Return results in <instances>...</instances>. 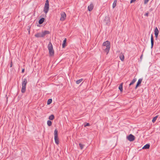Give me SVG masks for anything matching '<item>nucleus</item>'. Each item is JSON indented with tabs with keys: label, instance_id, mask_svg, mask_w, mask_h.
Wrapping results in <instances>:
<instances>
[{
	"label": "nucleus",
	"instance_id": "f257e3e1",
	"mask_svg": "<svg viewBox=\"0 0 160 160\" xmlns=\"http://www.w3.org/2000/svg\"><path fill=\"white\" fill-rule=\"evenodd\" d=\"M110 48V43L109 41H107L103 42L102 48L103 49L107 52V54L108 53L109 51Z\"/></svg>",
	"mask_w": 160,
	"mask_h": 160
},
{
	"label": "nucleus",
	"instance_id": "f03ea898",
	"mask_svg": "<svg viewBox=\"0 0 160 160\" xmlns=\"http://www.w3.org/2000/svg\"><path fill=\"white\" fill-rule=\"evenodd\" d=\"M27 83V79L26 78L22 79V88L21 91L22 93H24L26 91V85Z\"/></svg>",
	"mask_w": 160,
	"mask_h": 160
},
{
	"label": "nucleus",
	"instance_id": "7ed1b4c3",
	"mask_svg": "<svg viewBox=\"0 0 160 160\" xmlns=\"http://www.w3.org/2000/svg\"><path fill=\"white\" fill-rule=\"evenodd\" d=\"M50 56H52L54 54V51L53 46L51 42H49L48 46Z\"/></svg>",
	"mask_w": 160,
	"mask_h": 160
},
{
	"label": "nucleus",
	"instance_id": "20e7f679",
	"mask_svg": "<svg viewBox=\"0 0 160 160\" xmlns=\"http://www.w3.org/2000/svg\"><path fill=\"white\" fill-rule=\"evenodd\" d=\"M49 10V1L47 0L46 1L45 6L44 8L43 11L46 14Z\"/></svg>",
	"mask_w": 160,
	"mask_h": 160
},
{
	"label": "nucleus",
	"instance_id": "39448f33",
	"mask_svg": "<svg viewBox=\"0 0 160 160\" xmlns=\"http://www.w3.org/2000/svg\"><path fill=\"white\" fill-rule=\"evenodd\" d=\"M54 135L55 142L57 145H58L59 144V141L58 137V131L56 129H55L54 130Z\"/></svg>",
	"mask_w": 160,
	"mask_h": 160
},
{
	"label": "nucleus",
	"instance_id": "423d86ee",
	"mask_svg": "<svg viewBox=\"0 0 160 160\" xmlns=\"http://www.w3.org/2000/svg\"><path fill=\"white\" fill-rule=\"evenodd\" d=\"M61 17L60 18V20L61 21H64L66 19V13L64 12H62L61 13Z\"/></svg>",
	"mask_w": 160,
	"mask_h": 160
},
{
	"label": "nucleus",
	"instance_id": "0eeeda50",
	"mask_svg": "<svg viewBox=\"0 0 160 160\" xmlns=\"http://www.w3.org/2000/svg\"><path fill=\"white\" fill-rule=\"evenodd\" d=\"M127 139L130 141L132 142L135 140V137L132 134L127 137Z\"/></svg>",
	"mask_w": 160,
	"mask_h": 160
},
{
	"label": "nucleus",
	"instance_id": "6e6552de",
	"mask_svg": "<svg viewBox=\"0 0 160 160\" xmlns=\"http://www.w3.org/2000/svg\"><path fill=\"white\" fill-rule=\"evenodd\" d=\"M142 80V78H140L138 80V81L137 82V84L135 87V89H136L138 88V87L140 85Z\"/></svg>",
	"mask_w": 160,
	"mask_h": 160
},
{
	"label": "nucleus",
	"instance_id": "1a4fd4ad",
	"mask_svg": "<svg viewBox=\"0 0 160 160\" xmlns=\"http://www.w3.org/2000/svg\"><path fill=\"white\" fill-rule=\"evenodd\" d=\"M159 31L157 27H156L154 29V34L155 35V36L156 38H157L158 37V33H159Z\"/></svg>",
	"mask_w": 160,
	"mask_h": 160
},
{
	"label": "nucleus",
	"instance_id": "9d476101",
	"mask_svg": "<svg viewBox=\"0 0 160 160\" xmlns=\"http://www.w3.org/2000/svg\"><path fill=\"white\" fill-rule=\"evenodd\" d=\"M151 48H152L153 45H154V40L153 38V37L152 35V34L151 36Z\"/></svg>",
	"mask_w": 160,
	"mask_h": 160
},
{
	"label": "nucleus",
	"instance_id": "9b49d317",
	"mask_svg": "<svg viewBox=\"0 0 160 160\" xmlns=\"http://www.w3.org/2000/svg\"><path fill=\"white\" fill-rule=\"evenodd\" d=\"M35 36L37 38L43 37L42 32L38 33L35 35Z\"/></svg>",
	"mask_w": 160,
	"mask_h": 160
},
{
	"label": "nucleus",
	"instance_id": "f8f14e48",
	"mask_svg": "<svg viewBox=\"0 0 160 160\" xmlns=\"http://www.w3.org/2000/svg\"><path fill=\"white\" fill-rule=\"evenodd\" d=\"M93 5L92 4H90L88 7V9L89 11H91L92 10L93 8Z\"/></svg>",
	"mask_w": 160,
	"mask_h": 160
},
{
	"label": "nucleus",
	"instance_id": "ddd939ff",
	"mask_svg": "<svg viewBox=\"0 0 160 160\" xmlns=\"http://www.w3.org/2000/svg\"><path fill=\"white\" fill-rule=\"evenodd\" d=\"M66 41L67 39L66 38H65L63 41L62 44V47L63 48H64L66 46Z\"/></svg>",
	"mask_w": 160,
	"mask_h": 160
},
{
	"label": "nucleus",
	"instance_id": "4468645a",
	"mask_svg": "<svg viewBox=\"0 0 160 160\" xmlns=\"http://www.w3.org/2000/svg\"><path fill=\"white\" fill-rule=\"evenodd\" d=\"M119 58L121 60L123 61L124 60V55L122 53H121L119 55Z\"/></svg>",
	"mask_w": 160,
	"mask_h": 160
},
{
	"label": "nucleus",
	"instance_id": "2eb2a0df",
	"mask_svg": "<svg viewBox=\"0 0 160 160\" xmlns=\"http://www.w3.org/2000/svg\"><path fill=\"white\" fill-rule=\"evenodd\" d=\"M49 32L48 31H45L44 32H42L43 37L46 35L49 34Z\"/></svg>",
	"mask_w": 160,
	"mask_h": 160
},
{
	"label": "nucleus",
	"instance_id": "dca6fc26",
	"mask_svg": "<svg viewBox=\"0 0 160 160\" xmlns=\"http://www.w3.org/2000/svg\"><path fill=\"white\" fill-rule=\"evenodd\" d=\"M45 19L44 18H42L40 19L38 23L39 24H42L44 21Z\"/></svg>",
	"mask_w": 160,
	"mask_h": 160
},
{
	"label": "nucleus",
	"instance_id": "f3484780",
	"mask_svg": "<svg viewBox=\"0 0 160 160\" xmlns=\"http://www.w3.org/2000/svg\"><path fill=\"white\" fill-rule=\"evenodd\" d=\"M137 81V78H134L132 81L130 83L129 86H131L132 84H133L135 82Z\"/></svg>",
	"mask_w": 160,
	"mask_h": 160
},
{
	"label": "nucleus",
	"instance_id": "a211bd4d",
	"mask_svg": "<svg viewBox=\"0 0 160 160\" xmlns=\"http://www.w3.org/2000/svg\"><path fill=\"white\" fill-rule=\"evenodd\" d=\"M150 145L148 144H146L142 148L143 149H148L150 147Z\"/></svg>",
	"mask_w": 160,
	"mask_h": 160
},
{
	"label": "nucleus",
	"instance_id": "6ab92c4d",
	"mask_svg": "<svg viewBox=\"0 0 160 160\" xmlns=\"http://www.w3.org/2000/svg\"><path fill=\"white\" fill-rule=\"evenodd\" d=\"M122 85L123 83H122L120 84L119 86V89L121 92H122L123 90Z\"/></svg>",
	"mask_w": 160,
	"mask_h": 160
},
{
	"label": "nucleus",
	"instance_id": "aec40b11",
	"mask_svg": "<svg viewBox=\"0 0 160 160\" xmlns=\"http://www.w3.org/2000/svg\"><path fill=\"white\" fill-rule=\"evenodd\" d=\"M117 0H114L112 4V8H114L116 6Z\"/></svg>",
	"mask_w": 160,
	"mask_h": 160
},
{
	"label": "nucleus",
	"instance_id": "412c9836",
	"mask_svg": "<svg viewBox=\"0 0 160 160\" xmlns=\"http://www.w3.org/2000/svg\"><path fill=\"white\" fill-rule=\"evenodd\" d=\"M54 118V116L53 114H52L49 117V119L50 120H52Z\"/></svg>",
	"mask_w": 160,
	"mask_h": 160
},
{
	"label": "nucleus",
	"instance_id": "4be33fe9",
	"mask_svg": "<svg viewBox=\"0 0 160 160\" xmlns=\"http://www.w3.org/2000/svg\"><path fill=\"white\" fill-rule=\"evenodd\" d=\"M83 80V79L82 78L80 79L77 80L76 81V83L77 84H79Z\"/></svg>",
	"mask_w": 160,
	"mask_h": 160
},
{
	"label": "nucleus",
	"instance_id": "5701e85b",
	"mask_svg": "<svg viewBox=\"0 0 160 160\" xmlns=\"http://www.w3.org/2000/svg\"><path fill=\"white\" fill-rule=\"evenodd\" d=\"M158 115H157L153 118L152 121V122L154 123L155 122L157 118H158Z\"/></svg>",
	"mask_w": 160,
	"mask_h": 160
},
{
	"label": "nucleus",
	"instance_id": "b1692460",
	"mask_svg": "<svg viewBox=\"0 0 160 160\" xmlns=\"http://www.w3.org/2000/svg\"><path fill=\"white\" fill-rule=\"evenodd\" d=\"M47 124L49 126H50L52 125V122L50 120H48L47 121Z\"/></svg>",
	"mask_w": 160,
	"mask_h": 160
},
{
	"label": "nucleus",
	"instance_id": "393cba45",
	"mask_svg": "<svg viewBox=\"0 0 160 160\" xmlns=\"http://www.w3.org/2000/svg\"><path fill=\"white\" fill-rule=\"evenodd\" d=\"M52 99H48L47 101V104L48 105L52 103Z\"/></svg>",
	"mask_w": 160,
	"mask_h": 160
},
{
	"label": "nucleus",
	"instance_id": "a878e982",
	"mask_svg": "<svg viewBox=\"0 0 160 160\" xmlns=\"http://www.w3.org/2000/svg\"><path fill=\"white\" fill-rule=\"evenodd\" d=\"M79 146L80 148L81 149H83L84 145L81 144V143H79Z\"/></svg>",
	"mask_w": 160,
	"mask_h": 160
},
{
	"label": "nucleus",
	"instance_id": "bb28decb",
	"mask_svg": "<svg viewBox=\"0 0 160 160\" xmlns=\"http://www.w3.org/2000/svg\"><path fill=\"white\" fill-rule=\"evenodd\" d=\"M104 22H105L107 25L109 23V20L105 19L104 20Z\"/></svg>",
	"mask_w": 160,
	"mask_h": 160
},
{
	"label": "nucleus",
	"instance_id": "cd10ccee",
	"mask_svg": "<svg viewBox=\"0 0 160 160\" xmlns=\"http://www.w3.org/2000/svg\"><path fill=\"white\" fill-rule=\"evenodd\" d=\"M90 126V124L88 123H86L84 124V126L85 127H86L87 126Z\"/></svg>",
	"mask_w": 160,
	"mask_h": 160
},
{
	"label": "nucleus",
	"instance_id": "c85d7f7f",
	"mask_svg": "<svg viewBox=\"0 0 160 160\" xmlns=\"http://www.w3.org/2000/svg\"><path fill=\"white\" fill-rule=\"evenodd\" d=\"M149 0H144V4H146L148 3Z\"/></svg>",
	"mask_w": 160,
	"mask_h": 160
},
{
	"label": "nucleus",
	"instance_id": "c756f323",
	"mask_svg": "<svg viewBox=\"0 0 160 160\" xmlns=\"http://www.w3.org/2000/svg\"><path fill=\"white\" fill-rule=\"evenodd\" d=\"M136 0H131L130 2V3H132V2H135Z\"/></svg>",
	"mask_w": 160,
	"mask_h": 160
},
{
	"label": "nucleus",
	"instance_id": "7c9ffc66",
	"mask_svg": "<svg viewBox=\"0 0 160 160\" xmlns=\"http://www.w3.org/2000/svg\"><path fill=\"white\" fill-rule=\"evenodd\" d=\"M149 12H147V13H146L145 15L147 16H148V15Z\"/></svg>",
	"mask_w": 160,
	"mask_h": 160
},
{
	"label": "nucleus",
	"instance_id": "2f4dec72",
	"mask_svg": "<svg viewBox=\"0 0 160 160\" xmlns=\"http://www.w3.org/2000/svg\"><path fill=\"white\" fill-rule=\"evenodd\" d=\"M12 61H11V63H10V68H11V67H12Z\"/></svg>",
	"mask_w": 160,
	"mask_h": 160
},
{
	"label": "nucleus",
	"instance_id": "473e14b6",
	"mask_svg": "<svg viewBox=\"0 0 160 160\" xmlns=\"http://www.w3.org/2000/svg\"><path fill=\"white\" fill-rule=\"evenodd\" d=\"M24 69H23L22 70V72H24Z\"/></svg>",
	"mask_w": 160,
	"mask_h": 160
},
{
	"label": "nucleus",
	"instance_id": "72a5a7b5",
	"mask_svg": "<svg viewBox=\"0 0 160 160\" xmlns=\"http://www.w3.org/2000/svg\"><path fill=\"white\" fill-rule=\"evenodd\" d=\"M142 55L140 57V58H142Z\"/></svg>",
	"mask_w": 160,
	"mask_h": 160
}]
</instances>
